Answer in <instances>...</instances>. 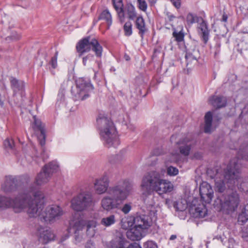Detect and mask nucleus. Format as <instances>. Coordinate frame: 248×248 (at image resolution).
Instances as JSON below:
<instances>
[{"label":"nucleus","mask_w":248,"mask_h":248,"mask_svg":"<svg viewBox=\"0 0 248 248\" xmlns=\"http://www.w3.org/2000/svg\"><path fill=\"white\" fill-rule=\"evenodd\" d=\"M124 58L127 61L130 60V57L126 54L124 55Z\"/></svg>","instance_id":"62"},{"label":"nucleus","mask_w":248,"mask_h":248,"mask_svg":"<svg viewBox=\"0 0 248 248\" xmlns=\"http://www.w3.org/2000/svg\"><path fill=\"white\" fill-rule=\"evenodd\" d=\"M69 81L68 80H66L64 81L62 84L61 85L60 91L62 93L63 92H65V88L69 84Z\"/></svg>","instance_id":"49"},{"label":"nucleus","mask_w":248,"mask_h":248,"mask_svg":"<svg viewBox=\"0 0 248 248\" xmlns=\"http://www.w3.org/2000/svg\"><path fill=\"white\" fill-rule=\"evenodd\" d=\"M85 248H95L94 243L91 241H88L86 245Z\"/></svg>","instance_id":"52"},{"label":"nucleus","mask_w":248,"mask_h":248,"mask_svg":"<svg viewBox=\"0 0 248 248\" xmlns=\"http://www.w3.org/2000/svg\"><path fill=\"white\" fill-rule=\"evenodd\" d=\"M132 184L127 179L122 180L119 183L110 187L108 190V195L104 196L101 200L102 208L107 211L120 208V205L128 197L132 189Z\"/></svg>","instance_id":"3"},{"label":"nucleus","mask_w":248,"mask_h":248,"mask_svg":"<svg viewBox=\"0 0 248 248\" xmlns=\"http://www.w3.org/2000/svg\"><path fill=\"white\" fill-rule=\"evenodd\" d=\"M240 203V197L236 191H227L226 194L217 195L213 205L217 211L229 214L235 211Z\"/></svg>","instance_id":"6"},{"label":"nucleus","mask_w":248,"mask_h":248,"mask_svg":"<svg viewBox=\"0 0 248 248\" xmlns=\"http://www.w3.org/2000/svg\"><path fill=\"white\" fill-rule=\"evenodd\" d=\"M16 35L13 34L11 36L12 39L13 40H17L19 39L20 37V35L17 34L16 33H15Z\"/></svg>","instance_id":"54"},{"label":"nucleus","mask_w":248,"mask_h":248,"mask_svg":"<svg viewBox=\"0 0 248 248\" xmlns=\"http://www.w3.org/2000/svg\"><path fill=\"white\" fill-rule=\"evenodd\" d=\"M156 210H151L150 215L151 217L145 215L137 216L134 217V226L142 230L148 229L152 225L153 221L157 219Z\"/></svg>","instance_id":"11"},{"label":"nucleus","mask_w":248,"mask_h":248,"mask_svg":"<svg viewBox=\"0 0 248 248\" xmlns=\"http://www.w3.org/2000/svg\"><path fill=\"white\" fill-rule=\"evenodd\" d=\"M11 84L14 92H25V83L24 81L12 78L11 79Z\"/></svg>","instance_id":"30"},{"label":"nucleus","mask_w":248,"mask_h":248,"mask_svg":"<svg viewBox=\"0 0 248 248\" xmlns=\"http://www.w3.org/2000/svg\"><path fill=\"white\" fill-rule=\"evenodd\" d=\"M118 15L121 21H124V17L133 20L138 16L135 7L131 3H127L118 12Z\"/></svg>","instance_id":"18"},{"label":"nucleus","mask_w":248,"mask_h":248,"mask_svg":"<svg viewBox=\"0 0 248 248\" xmlns=\"http://www.w3.org/2000/svg\"><path fill=\"white\" fill-rule=\"evenodd\" d=\"M59 170V165L57 162L52 161L46 165L36 176L35 183L37 185L41 186L47 183L52 174L56 172Z\"/></svg>","instance_id":"10"},{"label":"nucleus","mask_w":248,"mask_h":248,"mask_svg":"<svg viewBox=\"0 0 248 248\" xmlns=\"http://www.w3.org/2000/svg\"><path fill=\"white\" fill-rule=\"evenodd\" d=\"M44 195L40 191L33 188L24 190L14 199L0 194V209L13 208L15 212L26 210L29 217H35L43 208Z\"/></svg>","instance_id":"1"},{"label":"nucleus","mask_w":248,"mask_h":248,"mask_svg":"<svg viewBox=\"0 0 248 248\" xmlns=\"http://www.w3.org/2000/svg\"><path fill=\"white\" fill-rule=\"evenodd\" d=\"M93 204V196L91 194L87 192L80 193L71 201V207L76 211H82L92 206Z\"/></svg>","instance_id":"9"},{"label":"nucleus","mask_w":248,"mask_h":248,"mask_svg":"<svg viewBox=\"0 0 248 248\" xmlns=\"http://www.w3.org/2000/svg\"><path fill=\"white\" fill-rule=\"evenodd\" d=\"M197 31L199 36L204 44H206L209 39L210 30L207 23L203 18H200L198 21Z\"/></svg>","instance_id":"19"},{"label":"nucleus","mask_w":248,"mask_h":248,"mask_svg":"<svg viewBox=\"0 0 248 248\" xmlns=\"http://www.w3.org/2000/svg\"><path fill=\"white\" fill-rule=\"evenodd\" d=\"M169 18V20L170 21H172L174 18H175V16H174L173 15H170L168 16Z\"/></svg>","instance_id":"63"},{"label":"nucleus","mask_w":248,"mask_h":248,"mask_svg":"<svg viewBox=\"0 0 248 248\" xmlns=\"http://www.w3.org/2000/svg\"><path fill=\"white\" fill-rule=\"evenodd\" d=\"M177 237V236L175 234H172L170 236V240H175Z\"/></svg>","instance_id":"59"},{"label":"nucleus","mask_w":248,"mask_h":248,"mask_svg":"<svg viewBox=\"0 0 248 248\" xmlns=\"http://www.w3.org/2000/svg\"><path fill=\"white\" fill-rule=\"evenodd\" d=\"M124 34L126 36H130L132 33V25L131 22H126L124 26Z\"/></svg>","instance_id":"39"},{"label":"nucleus","mask_w":248,"mask_h":248,"mask_svg":"<svg viewBox=\"0 0 248 248\" xmlns=\"http://www.w3.org/2000/svg\"><path fill=\"white\" fill-rule=\"evenodd\" d=\"M228 19V16L226 14H223L222 16V19L221 20L224 22H227Z\"/></svg>","instance_id":"56"},{"label":"nucleus","mask_w":248,"mask_h":248,"mask_svg":"<svg viewBox=\"0 0 248 248\" xmlns=\"http://www.w3.org/2000/svg\"><path fill=\"white\" fill-rule=\"evenodd\" d=\"M217 51L215 52V57H216L217 55L219 53V50H218V49L219 48V46L218 45H217Z\"/></svg>","instance_id":"58"},{"label":"nucleus","mask_w":248,"mask_h":248,"mask_svg":"<svg viewBox=\"0 0 248 248\" xmlns=\"http://www.w3.org/2000/svg\"><path fill=\"white\" fill-rule=\"evenodd\" d=\"M174 207L176 208V210H177V211H183L184 210V208H179V207H177L176 206V203H175L174 204Z\"/></svg>","instance_id":"60"},{"label":"nucleus","mask_w":248,"mask_h":248,"mask_svg":"<svg viewBox=\"0 0 248 248\" xmlns=\"http://www.w3.org/2000/svg\"><path fill=\"white\" fill-rule=\"evenodd\" d=\"M18 179L17 177L13 175H7L4 178L1 184V189L5 192H9L16 190L17 188Z\"/></svg>","instance_id":"17"},{"label":"nucleus","mask_w":248,"mask_h":248,"mask_svg":"<svg viewBox=\"0 0 248 248\" xmlns=\"http://www.w3.org/2000/svg\"><path fill=\"white\" fill-rule=\"evenodd\" d=\"M3 101H4V100L2 99V98L1 97V94H0V106L1 107H2L4 105Z\"/></svg>","instance_id":"61"},{"label":"nucleus","mask_w":248,"mask_h":248,"mask_svg":"<svg viewBox=\"0 0 248 248\" xmlns=\"http://www.w3.org/2000/svg\"><path fill=\"white\" fill-rule=\"evenodd\" d=\"M76 48L79 56L91 50H92L95 53L96 57L100 58L102 56V46L98 41L94 38L87 37L81 39L77 44Z\"/></svg>","instance_id":"7"},{"label":"nucleus","mask_w":248,"mask_h":248,"mask_svg":"<svg viewBox=\"0 0 248 248\" xmlns=\"http://www.w3.org/2000/svg\"><path fill=\"white\" fill-rule=\"evenodd\" d=\"M148 0L151 4H154L156 2V0Z\"/></svg>","instance_id":"64"},{"label":"nucleus","mask_w":248,"mask_h":248,"mask_svg":"<svg viewBox=\"0 0 248 248\" xmlns=\"http://www.w3.org/2000/svg\"><path fill=\"white\" fill-rule=\"evenodd\" d=\"M135 27L138 30V33L140 36L143 38L144 35L148 31V28L145 23V21L141 15H138L135 18Z\"/></svg>","instance_id":"24"},{"label":"nucleus","mask_w":248,"mask_h":248,"mask_svg":"<svg viewBox=\"0 0 248 248\" xmlns=\"http://www.w3.org/2000/svg\"><path fill=\"white\" fill-rule=\"evenodd\" d=\"M86 233H87V234L89 237H93L95 233V229H87Z\"/></svg>","instance_id":"51"},{"label":"nucleus","mask_w":248,"mask_h":248,"mask_svg":"<svg viewBox=\"0 0 248 248\" xmlns=\"http://www.w3.org/2000/svg\"><path fill=\"white\" fill-rule=\"evenodd\" d=\"M209 103L214 107L219 108L226 105V98L222 96L212 95L209 100Z\"/></svg>","instance_id":"25"},{"label":"nucleus","mask_w":248,"mask_h":248,"mask_svg":"<svg viewBox=\"0 0 248 248\" xmlns=\"http://www.w3.org/2000/svg\"><path fill=\"white\" fill-rule=\"evenodd\" d=\"M76 86L78 92L84 93L92 92L94 90V87L91 83V80L83 78H80L76 81Z\"/></svg>","instance_id":"22"},{"label":"nucleus","mask_w":248,"mask_h":248,"mask_svg":"<svg viewBox=\"0 0 248 248\" xmlns=\"http://www.w3.org/2000/svg\"><path fill=\"white\" fill-rule=\"evenodd\" d=\"M116 222V217L114 215H110L109 216L102 218L101 224L106 227H108Z\"/></svg>","instance_id":"35"},{"label":"nucleus","mask_w":248,"mask_h":248,"mask_svg":"<svg viewBox=\"0 0 248 248\" xmlns=\"http://www.w3.org/2000/svg\"><path fill=\"white\" fill-rule=\"evenodd\" d=\"M117 156L116 155H113L111 156H109L108 158V161L111 163H114V160L115 159V158H116Z\"/></svg>","instance_id":"53"},{"label":"nucleus","mask_w":248,"mask_h":248,"mask_svg":"<svg viewBox=\"0 0 248 248\" xmlns=\"http://www.w3.org/2000/svg\"><path fill=\"white\" fill-rule=\"evenodd\" d=\"M248 220V204L244 205L238 217V222L246 223Z\"/></svg>","instance_id":"34"},{"label":"nucleus","mask_w":248,"mask_h":248,"mask_svg":"<svg viewBox=\"0 0 248 248\" xmlns=\"http://www.w3.org/2000/svg\"><path fill=\"white\" fill-rule=\"evenodd\" d=\"M247 84H248V83H245L246 85L245 86L242 87V88L240 90L241 92H243L245 90L248 89V86H247Z\"/></svg>","instance_id":"57"},{"label":"nucleus","mask_w":248,"mask_h":248,"mask_svg":"<svg viewBox=\"0 0 248 248\" xmlns=\"http://www.w3.org/2000/svg\"><path fill=\"white\" fill-rule=\"evenodd\" d=\"M58 56V52L56 51L54 56L52 57L51 61L49 62L48 64L51 65V67L55 69L57 66V58Z\"/></svg>","instance_id":"43"},{"label":"nucleus","mask_w":248,"mask_h":248,"mask_svg":"<svg viewBox=\"0 0 248 248\" xmlns=\"http://www.w3.org/2000/svg\"><path fill=\"white\" fill-rule=\"evenodd\" d=\"M201 200L206 203H210L214 196V191L210 184L202 182L200 186Z\"/></svg>","instance_id":"16"},{"label":"nucleus","mask_w":248,"mask_h":248,"mask_svg":"<svg viewBox=\"0 0 248 248\" xmlns=\"http://www.w3.org/2000/svg\"><path fill=\"white\" fill-rule=\"evenodd\" d=\"M90 97V94H72V98L75 102L83 101Z\"/></svg>","instance_id":"37"},{"label":"nucleus","mask_w":248,"mask_h":248,"mask_svg":"<svg viewBox=\"0 0 248 248\" xmlns=\"http://www.w3.org/2000/svg\"><path fill=\"white\" fill-rule=\"evenodd\" d=\"M3 144L6 148L12 149L14 145V141L13 140L7 139L4 141Z\"/></svg>","instance_id":"46"},{"label":"nucleus","mask_w":248,"mask_h":248,"mask_svg":"<svg viewBox=\"0 0 248 248\" xmlns=\"http://www.w3.org/2000/svg\"><path fill=\"white\" fill-rule=\"evenodd\" d=\"M142 232L143 230L141 229L134 226L133 228H130L127 231L126 236L128 239L132 241H138L142 238Z\"/></svg>","instance_id":"26"},{"label":"nucleus","mask_w":248,"mask_h":248,"mask_svg":"<svg viewBox=\"0 0 248 248\" xmlns=\"http://www.w3.org/2000/svg\"><path fill=\"white\" fill-rule=\"evenodd\" d=\"M199 19L197 16L190 13L188 14L186 16V21L189 24H192L196 22H198Z\"/></svg>","instance_id":"44"},{"label":"nucleus","mask_w":248,"mask_h":248,"mask_svg":"<svg viewBox=\"0 0 248 248\" xmlns=\"http://www.w3.org/2000/svg\"><path fill=\"white\" fill-rule=\"evenodd\" d=\"M173 5L177 8L178 9L181 6V0H170Z\"/></svg>","instance_id":"50"},{"label":"nucleus","mask_w":248,"mask_h":248,"mask_svg":"<svg viewBox=\"0 0 248 248\" xmlns=\"http://www.w3.org/2000/svg\"><path fill=\"white\" fill-rule=\"evenodd\" d=\"M138 7L143 12H145L147 9V4L145 0H137Z\"/></svg>","instance_id":"42"},{"label":"nucleus","mask_w":248,"mask_h":248,"mask_svg":"<svg viewBox=\"0 0 248 248\" xmlns=\"http://www.w3.org/2000/svg\"><path fill=\"white\" fill-rule=\"evenodd\" d=\"M94 60V56L92 54H88L86 57L83 58V63L86 65L87 63Z\"/></svg>","instance_id":"45"},{"label":"nucleus","mask_w":248,"mask_h":248,"mask_svg":"<svg viewBox=\"0 0 248 248\" xmlns=\"http://www.w3.org/2000/svg\"><path fill=\"white\" fill-rule=\"evenodd\" d=\"M142 181L147 185V186L160 195L170 193L173 189V184L163 179L161 174L156 171L148 172L143 177Z\"/></svg>","instance_id":"5"},{"label":"nucleus","mask_w":248,"mask_h":248,"mask_svg":"<svg viewBox=\"0 0 248 248\" xmlns=\"http://www.w3.org/2000/svg\"><path fill=\"white\" fill-rule=\"evenodd\" d=\"M85 225H86L87 229H95L97 222L94 219L86 221L82 219L72 220L69 222V232L76 234L78 231L82 230Z\"/></svg>","instance_id":"12"},{"label":"nucleus","mask_w":248,"mask_h":248,"mask_svg":"<svg viewBox=\"0 0 248 248\" xmlns=\"http://www.w3.org/2000/svg\"><path fill=\"white\" fill-rule=\"evenodd\" d=\"M236 76L234 74L229 75L227 81L224 82L218 92L227 91V90H225L226 88H228L229 91L233 90L234 89L233 83L236 80Z\"/></svg>","instance_id":"27"},{"label":"nucleus","mask_w":248,"mask_h":248,"mask_svg":"<svg viewBox=\"0 0 248 248\" xmlns=\"http://www.w3.org/2000/svg\"><path fill=\"white\" fill-rule=\"evenodd\" d=\"M127 128L131 131H134L135 129V127L134 125L132 124H128L127 125Z\"/></svg>","instance_id":"55"},{"label":"nucleus","mask_w":248,"mask_h":248,"mask_svg":"<svg viewBox=\"0 0 248 248\" xmlns=\"http://www.w3.org/2000/svg\"><path fill=\"white\" fill-rule=\"evenodd\" d=\"M178 169L173 166H170L167 168V175L170 176H176L178 174Z\"/></svg>","instance_id":"40"},{"label":"nucleus","mask_w":248,"mask_h":248,"mask_svg":"<svg viewBox=\"0 0 248 248\" xmlns=\"http://www.w3.org/2000/svg\"><path fill=\"white\" fill-rule=\"evenodd\" d=\"M208 210L204 203L198 204L194 206V211L192 212L195 217L202 218L207 216Z\"/></svg>","instance_id":"28"},{"label":"nucleus","mask_w":248,"mask_h":248,"mask_svg":"<svg viewBox=\"0 0 248 248\" xmlns=\"http://www.w3.org/2000/svg\"><path fill=\"white\" fill-rule=\"evenodd\" d=\"M109 186V180L108 176L104 174L100 178L95 180L94 183V188L95 192L98 194H102L108 192Z\"/></svg>","instance_id":"20"},{"label":"nucleus","mask_w":248,"mask_h":248,"mask_svg":"<svg viewBox=\"0 0 248 248\" xmlns=\"http://www.w3.org/2000/svg\"><path fill=\"white\" fill-rule=\"evenodd\" d=\"M96 126L100 138L105 146L117 147L120 143L113 123L103 114L96 118Z\"/></svg>","instance_id":"4"},{"label":"nucleus","mask_w":248,"mask_h":248,"mask_svg":"<svg viewBox=\"0 0 248 248\" xmlns=\"http://www.w3.org/2000/svg\"><path fill=\"white\" fill-rule=\"evenodd\" d=\"M110 248H142L137 243H129L122 237H116L110 242Z\"/></svg>","instance_id":"21"},{"label":"nucleus","mask_w":248,"mask_h":248,"mask_svg":"<svg viewBox=\"0 0 248 248\" xmlns=\"http://www.w3.org/2000/svg\"><path fill=\"white\" fill-rule=\"evenodd\" d=\"M240 160L238 158L232 159L224 171L223 179L218 181L216 180V186L218 191L217 195L226 194L225 184L228 186L233 187L236 186L242 191L247 190L248 188V178L241 177Z\"/></svg>","instance_id":"2"},{"label":"nucleus","mask_w":248,"mask_h":248,"mask_svg":"<svg viewBox=\"0 0 248 248\" xmlns=\"http://www.w3.org/2000/svg\"><path fill=\"white\" fill-rule=\"evenodd\" d=\"M147 185L142 180L141 187L142 190V199L144 203L148 206V207L151 208V210H156L155 201L154 191Z\"/></svg>","instance_id":"14"},{"label":"nucleus","mask_w":248,"mask_h":248,"mask_svg":"<svg viewBox=\"0 0 248 248\" xmlns=\"http://www.w3.org/2000/svg\"><path fill=\"white\" fill-rule=\"evenodd\" d=\"M144 248H157L156 244L152 241H148L144 243Z\"/></svg>","instance_id":"47"},{"label":"nucleus","mask_w":248,"mask_h":248,"mask_svg":"<svg viewBox=\"0 0 248 248\" xmlns=\"http://www.w3.org/2000/svg\"><path fill=\"white\" fill-rule=\"evenodd\" d=\"M134 217L132 216H127L123 217L121 220V226L124 230H129L134 225Z\"/></svg>","instance_id":"32"},{"label":"nucleus","mask_w":248,"mask_h":248,"mask_svg":"<svg viewBox=\"0 0 248 248\" xmlns=\"http://www.w3.org/2000/svg\"><path fill=\"white\" fill-rule=\"evenodd\" d=\"M199 57V52L197 49L186 50L185 58L187 62V65L193 62H197V59Z\"/></svg>","instance_id":"29"},{"label":"nucleus","mask_w":248,"mask_h":248,"mask_svg":"<svg viewBox=\"0 0 248 248\" xmlns=\"http://www.w3.org/2000/svg\"><path fill=\"white\" fill-rule=\"evenodd\" d=\"M239 155H240L242 159L248 161V148L244 149V151H241L239 153Z\"/></svg>","instance_id":"48"},{"label":"nucleus","mask_w":248,"mask_h":248,"mask_svg":"<svg viewBox=\"0 0 248 248\" xmlns=\"http://www.w3.org/2000/svg\"><path fill=\"white\" fill-rule=\"evenodd\" d=\"M30 188H33L35 191H37L34 187H30ZM37 191L38 190H37ZM39 191H40V190ZM42 192L43 193L44 195H45L42 191ZM45 196H44V203H45ZM44 205H45V203H44ZM43 208H44V206H43ZM43 209L44 208L42 209L39 213V214L36 217L41 216V218H43L45 222L49 223H53L59 220L64 213L62 208L59 205L56 204H53L47 206L45 212L41 214Z\"/></svg>","instance_id":"8"},{"label":"nucleus","mask_w":248,"mask_h":248,"mask_svg":"<svg viewBox=\"0 0 248 248\" xmlns=\"http://www.w3.org/2000/svg\"><path fill=\"white\" fill-rule=\"evenodd\" d=\"M113 6L117 14L124 7L122 0H112Z\"/></svg>","instance_id":"41"},{"label":"nucleus","mask_w":248,"mask_h":248,"mask_svg":"<svg viewBox=\"0 0 248 248\" xmlns=\"http://www.w3.org/2000/svg\"><path fill=\"white\" fill-rule=\"evenodd\" d=\"M33 122L31 127L34 134L37 138L38 142L41 146H44L46 143V129L40 120L38 119L36 116L33 117Z\"/></svg>","instance_id":"13"},{"label":"nucleus","mask_w":248,"mask_h":248,"mask_svg":"<svg viewBox=\"0 0 248 248\" xmlns=\"http://www.w3.org/2000/svg\"><path fill=\"white\" fill-rule=\"evenodd\" d=\"M177 137V135H172L170 139L171 142H175L178 145L180 152L182 155L188 156L193 145V141L187 137L177 141L176 140Z\"/></svg>","instance_id":"15"},{"label":"nucleus","mask_w":248,"mask_h":248,"mask_svg":"<svg viewBox=\"0 0 248 248\" xmlns=\"http://www.w3.org/2000/svg\"><path fill=\"white\" fill-rule=\"evenodd\" d=\"M213 115L211 111H208L204 116L205 125L204 131L205 133H210L211 131Z\"/></svg>","instance_id":"33"},{"label":"nucleus","mask_w":248,"mask_h":248,"mask_svg":"<svg viewBox=\"0 0 248 248\" xmlns=\"http://www.w3.org/2000/svg\"><path fill=\"white\" fill-rule=\"evenodd\" d=\"M172 30L173 31L172 32L173 37L175 38V40L178 42H181L184 40V33L183 31V28L181 27V30L177 31L176 29L172 27Z\"/></svg>","instance_id":"36"},{"label":"nucleus","mask_w":248,"mask_h":248,"mask_svg":"<svg viewBox=\"0 0 248 248\" xmlns=\"http://www.w3.org/2000/svg\"><path fill=\"white\" fill-rule=\"evenodd\" d=\"M117 209H120L124 214H127L132 209V203H126L124 204L123 206H121V205L120 208Z\"/></svg>","instance_id":"38"},{"label":"nucleus","mask_w":248,"mask_h":248,"mask_svg":"<svg viewBox=\"0 0 248 248\" xmlns=\"http://www.w3.org/2000/svg\"><path fill=\"white\" fill-rule=\"evenodd\" d=\"M99 20H105L108 25V29H109V27L112 24V17L110 13L108 10H104L100 15L97 20H93V24H96Z\"/></svg>","instance_id":"31"},{"label":"nucleus","mask_w":248,"mask_h":248,"mask_svg":"<svg viewBox=\"0 0 248 248\" xmlns=\"http://www.w3.org/2000/svg\"><path fill=\"white\" fill-rule=\"evenodd\" d=\"M38 232V240L43 244H47L54 239L55 235L50 230L40 228Z\"/></svg>","instance_id":"23"}]
</instances>
